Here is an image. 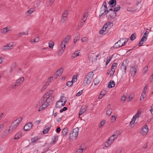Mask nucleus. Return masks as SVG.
<instances>
[{
	"mask_svg": "<svg viewBox=\"0 0 153 153\" xmlns=\"http://www.w3.org/2000/svg\"><path fill=\"white\" fill-rule=\"evenodd\" d=\"M108 9V8L107 7H105V8H104L103 7V8H102V10H101L100 11V13H101L102 11H104V12H106V11H107V10H107Z\"/></svg>",
	"mask_w": 153,
	"mask_h": 153,
	"instance_id": "54",
	"label": "nucleus"
},
{
	"mask_svg": "<svg viewBox=\"0 0 153 153\" xmlns=\"http://www.w3.org/2000/svg\"><path fill=\"white\" fill-rule=\"evenodd\" d=\"M130 72L131 74V76H134L136 75L137 72L136 68L134 66H131L130 68Z\"/></svg>",
	"mask_w": 153,
	"mask_h": 153,
	"instance_id": "18",
	"label": "nucleus"
},
{
	"mask_svg": "<svg viewBox=\"0 0 153 153\" xmlns=\"http://www.w3.org/2000/svg\"><path fill=\"white\" fill-rule=\"evenodd\" d=\"M136 33H133L131 36L130 39L131 41L134 40L136 37Z\"/></svg>",
	"mask_w": 153,
	"mask_h": 153,
	"instance_id": "29",
	"label": "nucleus"
},
{
	"mask_svg": "<svg viewBox=\"0 0 153 153\" xmlns=\"http://www.w3.org/2000/svg\"><path fill=\"white\" fill-rule=\"evenodd\" d=\"M77 80V77L76 76V75H74L73 76V77H72V80L71 81H72L73 82V83L74 82H75Z\"/></svg>",
	"mask_w": 153,
	"mask_h": 153,
	"instance_id": "48",
	"label": "nucleus"
},
{
	"mask_svg": "<svg viewBox=\"0 0 153 153\" xmlns=\"http://www.w3.org/2000/svg\"><path fill=\"white\" fill-rule=\"evenodd\" d=\"M83 90H81V91L79 92L78 93H76V96H78L80 95L82 93V92Z\"/></svg>",
	"mask_w": 153,
	"mask_h": 153,
	"instance_id": "56",
	"label": "nucleus"
},
{
	"mask_svg": "<svg viewBox=\"0 0 153 153\" xmlns=\"http://www.w3.org/2000/svg\"><path fill=\"white\" fill-rule=\"evenodd\" d=\"M24 80V78L23 77H22L17 80L16 82H15V84L13 86V88L15 89L16 88V87L20 85Z\"/></svg>",
	"mask_w": 153,
	"mask_h": 153,
	"instance_id": "6",
	"label": "nucleus"
},
{
	"mask_svg": "<svg viewBox=\"0 0 153 153\" xmlns=\"http://www.w3.org/2000/svg\"><path fill=\"white\" fill-rule=\"evenodd\" d=\"M127 61L125 60L123 62L121 65L120 69L123 72V74H125L126 72V70L127 66Z\"/></svg>",
	"mask_w": 153,
	"mask_h": 153,
	"instance_id": "5",
	"label": "nucleus"
},
{
	"mask_svg": "<svg viewBox=\"0 0 153 153\" xmlns=\"http://www.w3.org/2000/svg\"><path fill=\"white\" fill-rule=\"evenodd\" d=\"M50 127H48L47 128H46L44 129L42 131L43 133L44 134L47 133V132H48L50 130Z\"/></svg>",
	"mask_w": 153,
	"mask_h": 153,
	"instance_id": "35",
	"label": "nucleus"
},
{
	"mask_svg": "<svg viewBox=\"0 0 153 153\" xmlns=\"http://www.w3.org/2000/svg\"><path fill=\"white\" fill-rule=\"evenodd\" d=\"M116 13L114 11H113V12H111L110 13V14L109 15V17H108V19H109L110 18L111 19H113L116 16Z\"/></svg>",
	"mask_w": 153,
	"mask_h": 153,
	"instance_id": "23",
	"label": "nucleus"
},
{
	"mask_svg": "<svg viewBox=\"0 0 153 153\" xmlns=\"http://www.w3.org/2000/svg\"><path fill=\"white\" fill-rule=\"evenodd\" d=\"M40 138L38 136H36L32 138L31 139V141L32 143H36L39 140Z\"/></svg>",
	"mask_w": 153,
	"mask_h": 153,
	"instance_id": "26",
	"label": "nucleus"
},
{
	"mask_svg": "<svg viewBox=\"0 0 153 153\" xmlns=\"http://www.w3.org/2000/svg\"><path fill=\"white\" fill-rule=\"evenodd\" d=\"M22 118L20 117L14 121L11 124L10 126L9 127V129L6 131L5 133H6L7 131H8L10 133L13 131L18 126L22 120Z\"/></svg>",
	"mask_w": 153,
	"mask_h": 153,
	"instance_id": "1",
	"label": "nucleus"
},
{
	"mask_svg": "<svg viewBox=\"0 0 153 153\" xmlns=\"http://www.w3.org/2000/svg\"><path fill=\"white\" fill-rule=\"evenodd\" d=\"M33 126L31 123H28L24 126L23 130L25 131H27L32 128Z\"/></svg>",
	"mask_w": 153,
	"mask_h": 153,
	"instance_id": "11",
	"label": "nucleus"
},
{
	"mask_svg": "<svg viewBox=\"0 0 153 153\" xmlns=\"http://www.w3.org/2000/svg\"><path fill=\"white\" fill-rule=\"evenodd\" d=\"M115 71V69H111V70H110V76H112L114 75Z\"/></svg>",
	"mask_w": 153,
	"mask_h": 153,
	"instance_id": "50",
	"label": "nucleus"
},
{
	"mask_svg": "<svg viewBox=\"0 0 153 153\" xmlns=\"http://www.w3.org/2000/svg\"><path fill=\"white\" fill-rule=\"evenodd\" d=\"M122 149H123L121 148V149H119L117 150L115 153H120L122 151Z\"/></svg>",
	"mask_w": 153,
	"mask_h": 153,
	"instance_id": "61",
	"label": "nucleus"
},
{
	"mask_svg": "<svg viewBox=\"0 0 153 153\" xmlns=\"http://www.w3.org/2000/svg\"><path fill=\"white\" fill-rule=\"evenodd\" d=\"M94 82L95 85H97L100 82V81L98 78L96 77L94 80Z\"/></svg>",
	"mask_w": 153,
	"mask_h": 153,
	"instance_id": "36",
	"label": "nucleus"
},
{
	"mask_svg": "<svg viewBox=\"0 0 153 153\" xmlns=\"http://www.w3.org/2000/svg\"><path fill=\"white\" fill-rule=\"evenodd\" d=\"M105 123V120H103L100 123V124L99 125V127L100 128H101L104 125Z\"/></svg>",
	"mask_w": 153,
	"mask_h": 153,
	"instance_id": "40",
	"label": "nucleus"
},
{
	"mask_svg": "<svg viewBox=\"0 0 153 153\" xmlns=\"http://www.w3.org/2000/svg\"><path fill=\"white\" fill-rule=\"evenodd\" d=\"M141 112L139 110H138L137 113L135 114L136 116L139 117V115L141 114Z\"/></svg>",
	"mask_w": 153,
	"mask_h": 153,
	"instance_id": "60",
	"label": "nucleus"
},
{
	"mask_svg": "<svg viewBox=\"0 0 153 153\" xmlns=\"http://www.w3.org/2000/svg\"><path fill=\"white\" fill-rule=\"evenodd\" d=\"M126 97L124 96V95L122 97L121 99V101H123V102H124L126 100Z\"/></svg>",
	"mask_w": 153,
	"mask_h": 153,
	"instance_id": "57",
	"label": "nucleus"
},
{
	"mask_svg": "<svg viewBox=\"0 0 153 153\" xmlns=\"http://www.w3.org/2000/svg\"><path fill=\"white\" fill-rule=\"evenodd\" d=\"M133 99V97H131L130 95L128 98V102H130Z\"/></svg>",
	"mask_w": 153,
	"mask_h": 153,
	"instance_id": "62",
	"label": "nucleus"
},
{
	"mask_svg": "<svg viewBox=\"0 0 153 153\" xmlns=\"http://www.w3.org/2000/svg\"><path fill=\"white\" fill-rule=\"evenodd\" d=\"M60 46V48H59V51L58 53L59 55H61L63 53L65 48L66 45L65 44H64L63 45H61V44Z\"/></svg>",
	"mask_w": 153,
	"mask_h": 153,
	"instance_id": "19",
	"label": "nucleus"
},
{
	"mask_svg": "<svg viewBox=\"0 0 153 153\" xmlns=\"http://www.w3.org/2000/svg\"><path fill=\"white\" fill-rule=\"evenodd\" d=\"M51 42V43H49V47L51 49H53L54 45V43L53 42Z\"/></svg>",
	"mask_w": 153,
	"mask_h": 153,
	"instance_id": "47",
	"label": "nucleus"
},
{
	"mask_svg": "<svg viewBox=\"0 0 153 153\" xmlns=\"http://www.w3.org/2000/svg\"><path fill=\"white\" fill-rule=\"evenodd\" d=\"M127 42H126V41L124 42L121 45H119L117 46H116V44L115 45H114V46H113V47L114 48H118L120 47H121L122 46H123L124 45L127 43Z\"/></svg>",
	"mask_w": 153,
	"mask_h": 153,
	"instance_id": "32",
	"label": "nucleus"
},
{
	"mask_svg": "<svg viewBox=\"0 0 153 153\" xmlns=\"http://www.w3.org/2000/svg\"><path fill=\"white\" fill-rule=\"evenodd\" d=\"M68 131V129L67 127H65L62 131V136L64 137L65 136Z\"/></svg>",
	"mask_w": 153,
	"mask_h": 153,
	"instance_id": "24",
	"label": "nucleus"
},
{
	"mask_svg": "<svg viewBox=\"0 0 153 153\" xmlns=\"http://www.w3.org/2000/svg\"><path fill=\"white\" fill-rule=\"evenodd\" d=\"M116 117L114 116H112L111 117V121L112 123L114 122L116 120Z\"/></svg>",
	"mask_w": 153,
	"mask_h": 153,
	"instance_id": "46",
	"label": "nucleus"
},
{
	"mask_svg": "<svg viewBox=\"0 0 153 153\" xmlns=\"http://www.w3.org/2000/svg\"><path fill=\"white\" fill-rule=\"evenodd\" d=\"M28 34V31H26L25 32H21L19 33L18 34V37H22V36L24 35H27Z\"/></svg>",
	"mask_w": 153,
	"mask_h": 153,
	"instance_id": "27",
	"label": "nucleus"
},
{
	"mask_svg": "<svg viewBox=\"0 0 153 153\" xmlns=\"http://www.w3.org/2000/svg\"><path fill=\"white\" fill-rule=\"evenodd\" d=\"M120 8V5H117V7H115L114 8V11L115 12H116L118 11V10H119Z\"/></svg>",
	"mask_w": 153,
	"mask_h": 153,
	"instance_id": "45",
	"label": "nucleus"
},
{
	"mask_svg": "<svg viewBox=\"0 0 153 153\" xmlns=\"http://www.w3.org/2000/svg\"><path fill=\"white\" fill-rule=\"evenodd\" d=\"M88 38L87 37H83L81 41L83 42H87L88 41Z\"/></svg>",
	"mask_w": 153,
	"mask_h": 153,
	"instance_id": "52",
	"label": "nucleus"
},
{
	"mask_svg": "<svg viewBox=\"0 0 153 153\" xmlns=\"http://www.w3.org/2000/svg\"><path fill=\"white\" fill-rule=\"evenodd\" d=\"M147 39V37L145 36H143L140 41L138 45L139 47H140L143 44Z\"/></svg>",
	"mask_w": 153,
	"mask_h": 153,
	"instance_id": "17",
	"label": "nucleus"
},
{
	"mask_svg": "<svg viewBox=\"0 0 153 153\" xmlns=\"http://www.w3.org/2000/svg\"><path fill=\"white\" fill-rule=\"evenodd\" d=\"M117 63H114L112 65L111 69H115L116 68L117 66Z\"/></svg>",
	"mask_w": 153,
	"mask_h": 153,
	"instance_id": "43",
	"label": "nucleus"
},
{
	"mask_svg": "<svg viewBox=\"0 0 153 153\" xmlns=\"http://www.w3.org/2000/svg\"><path fill=\"white\" fill-rule=\"evenodd\" d=\"M47 86L45 84H44V85L43 86L42 89H41V91H44L45 89L47 88Z\"/></svg>",
	"mask_w": 153,
	"mask_h": 153,
	"instance_id": "58",
	"label": "nucleus"
},
{
	"mask_svg": "<svg viewBox=\"0 0 153 153\" xmlns=\"http://www.w3.org/2000/svg\"><path fill=\"white\" fill-rule=\"evenodd\" d=\"M73 82L72 81H68L66 83V85L70 87L72 86L73 85Z\"/></svg>",
	"mask_w": 153,
	"mask_h": 153,
	"instance_id": "42",
	"label": "nucleus"
},
{
	"mask_svg": "<svg viewBox=\"0 0 153 153\" xmlns=\"http://www.w3.org/2000/svg\"><path fill=\"white\" fill-rule=\"evenodd\" d=\"M66 102V101H65L63 102H62L60 101H58L56 103L55 107L56 108H61L65 105Z\"/></svg>",
	"mask_w": 153,
	"mask_h": 153,
	"instance_id": "12",
	"label": "nucleus"
},
{
	"mask_svg": "<svg viewBox=\"0 0 153 153\" xmlns=\"http://www.w3.org/2000/svg\"><path fill=\"white\" fill-rule=\"evenodd\" d=\"M150 111H151L152 115H153V104L152 105V106H151V109L150 110Z\"/></svg>",
	"mask_w": 153,
	"mask_h": 153,
	"instance_id": "64",
	"label": "nucleus"
},
{
	"mask_svg": "<svg viewBox=\"0 0 153 153\" xmlns=\"http://www.w3.org/2000/svg\"><path fill=\"white\" fill-rule=\"evenodd\" d=\"M68 109V108L67 107H65L63 108L62 109H61L60 111V113H62L63 111H65L67 110Z\"/></svg>",
	"mask_w": 153,
	"mask_h": 153,
	"instance_id": "53",
	"label": "nucleus"
},
{
	"mask_svg": "<svg viewBox=\"0 0 153 153\" xmlns=\"http://www.w3.org/2000/svg\"><path fill=\"white\" fill-rule=\"evenodd\" d=\"M72 131V132H74L75 134H78L79 129L78 127L73 129Z\"/></svg>",
	"mask_w": 153,
	"mask_h": 153,
	"instance_id": "39",
	"label": "nucleus"
},
{
	"mask_svg": "<svg viewBox=\"0 0 153 153\" xmlns=\"http://www.w3.org/2000/svg\"><path fill=\"white\" fill-rule=\"evenodd\" d=\"M115 139L112 136H111L108 140V141L105 143V146L106 148L108 147L114 141Z\"/></svg>",
	"mask_w": 153,
	"mask_h": 153,
	"instance_id": "8",
	"label": "nucleus"
},
{
	"mask_svg": "<svg viewBox=\"0 0 153 153\" xmlns=\"http://www.w3.org/2000/svg\"><path fill=\"white\" fill-rule=\"evenodd\" d=\"M67 19L66 17H64L63 16H62L61 18L60 22L61 23H64Z\"/></svg>",
	"mask_w": 153,
	"mask_h": 153,
	"instance_id": "34",
	"label": "nucleus"
},
{
	"mask_svg": "<svg viewBox=\"0 0 153 153\" xmlns=\"http://www.w3.org/2000/svg\"><path fill=\"white\" fill-rule=\"evenodd\" d=\"M39 37H36L34 39L33 42L34 43L36 42L39 41Z\"/></svg>",
	"mask_w": 153,
	"mask_h": 153,
	"instance_id": "63",
	"label": "nucleus"
},
{
	"mask_svg": "<svg viewBox=\"0 0 153 153\" xmlns=\"http://www.w3.org/2000/svg\"><path fill=\"white\" fill-rule=\"evenodd\" d=\"M135 120H134L132 119L131 121L130 122V127H132V125L135 122Z\"/></svg>",
	"mask_w": 153,
	"mask_h": 153,
	"instance_id": "55",
	"label": "nucleus"
},
{
	"mask_svg": "<svg viewBox=\"0 0 153 153\" xmlns=\"http://www.w3.org/2000/svg\"><path fill=\"white\" fill-rule=\"evenodd\" d=\"M112 58V56L110 57L108 59H107L106 65H107L109 62Z\"/></svg>",
	"mask_w": 153,
	"mask_h": 153,
	"instance_id": "59",
	"label": "nucleus"
},
{
	"mask_svg": "<svg viewBox=\"0 0 153 153\" xmlns=\"http://www.w3.org/2000/svg\"><path fill=\"white\" fill-rule=\"evenodd\" d=\"M137 10L136 9H135V8H131L130 7H128L127 8V11H134L135 10Z\"/></svg>",
	"mask_w": 153,
	"mask_h": 153,
	"instance_id": "51",
	"label": "nucleus"
},
{
	"mask_svg": "<svg viewBox=\"0 0 153 153\" xmlns=\"http://www.w3.org/2000/svg\"><path fill=\"white\" fill-rule=\"evenodd\" d=\"M21 134H16L15 136L14 137V139L17 140L19 138L21 137Z\"/></svg>",
	"mask_w": 153,
	"mask_h": 153,
	"instance_id": "44",
	"label": "nucleus"
},
{
	"mask_svg": "<svg viewBox=\"0 0 153 153\" xmlns=\"http://www.w3.org/2000/svg\"><path fill=\"white\" fill-rule=\"evenodd\" d=\"M112 109L109 108L106 111V114L110 116L112 112Z\"/></svg>",
	"mask_w": 153,
	"mask_h": 153,
	"instance_id": "37",
	"label": "nucleus"
},
{
	"mask_svg": "<svg viewBox=\"0 0 153 153\" xmlns=\"http://www.w3.org/2000/svg\"><path fill=\"white\" fill-rule=\"evenodd\" d=\"M80 34H78V36H76L74 39V43L75 44L76 43L77 41L79 39Z\"/></svg>",
	"mask_w": 153,
	"mask_h": 153,
	"instance_id": "33",
	"label": "nucleus"
},
{
	"mask_svg": "<svg viewBox=\"0 0 153 153\" xmlns=\"http://www.w3.org/2000/svg\"><path fill=\"white\" fill-rule=\"evenodd\" d=\"M53 92V90H50L46 94H44L43 96L45 95V98L48 99H49V101L50 103H51L52 101L54 100V97L51 96V95Z\"/></svg>",
	"mask_w": 153,
	"mask_h": 153,
	"instance_id": "4",
	"label": "nucleus"
},
{
	"mask_svg": "<svg viewBox=\"0 0 153 153\" xmlns=\"http://www.w3.org/2000/svg\"><path fill=\"white\" fill-rule=\"evenodd\" d=\"M49 99H47L45 98V101H46L44 103H43L41 104L42 105L39 108L38 111H42L49 105V103H50V102L49 101Z\"/></svg>",
	"mask_w": 153,
	"mask_h": 153,
	"instance_id": "3",
	"label": "nucleus"
},
{
	"mask_svg": "<svg viewBox=\"0 0 153 153\" xmlns=\"http://www.w3.org/2000/svg\"><path fill=\"white\" fill-rule=\"evenodd\" d=\"M116 0H111L109 1L108 4L111 7H113L116 6Z\"/></svg>",
	"mask_w": 153,
	"mask_h": 153,
	"instance_id": "22",
	"label": "nucleus"
},
{
	"mask_svg": "<svg viewBox=\"0 0 153 153\" xmlns=\"http://www.w3.org/2000/svg\"><path fill=\"white\" fill-rule=\"evenodd\" d=\"M108 29L106 27H105L103 25V27L101 28L99 31V33L102 35L106 34L108 31Z\"/></svg>",
	"mask_w": 153,
	"mask_h": 153,
	"instance_id": "9",
	"label": "nucleus"
},
{
	"mask_svg": "<svg viewBox=\"0 0 153 153\" xmlns=\"http://www.w3.org/2000/svg\"><path fill=\"white\" fill-rule=\"evenodd\" d=\"M45 95L44 96H43V97L40 99V100L38 102L37 104L35 106V108H37L38 106H39L42 104L43 103H44L46 101H45Z\"/></svg>",
	"mask_w": 153,
	"mask_h": 153,
	"instance_id": "14",
	"label": "nucleus"
},
{
	"mask_svg": "<svg viewBox=\"0 0 153 153\" xmlns=\"http://www.w3.org/2000/svg\"><path fill=\"white\" fill-rule=\"evenodd\" d=\"M34 10L33 8H31L29 10H28L27 12V15L28 16H29L30 14L33 13V11H34Z\"/></svg>",
	"mask_w": 153,
	"mask_h": 153,
	"instance_id": "31",
	"label": "nucleus"
},
{
	"mask_svg": "<svg viewBox=\"0 0 153 153\" xmlns=\"http://www.w3.org/2000/svg\"><path fill=\"white\" fill-rule=\"evenodd\" d=\"M78 134H75L74 132H71L69 134V140H74L77 137Z\"/></svg>",
	"mask_w": 153,
	"mask_h": 153,
	"instance_id": "13",
	"label": "nucleus"
},
{
	"mask_svg": "<svg viewBox=\"0 0 153 153\" xmlns=\"http://www.w3.org/2000/svg\"><path fill=\"white\" fill-rule=\"evenodd\" d=\"M103 94H102V93H100V94L99 96V99H100L102 98L106 94V92L105 91H103Z\"/></svg>",
	"mask_w": 153,
	"mask_h": 153,
	"instance_id": "41",
	"label": "nucleus"
},
{
	"mask_svg": "<svg viewBox=\"0 0 153 153\" xmlns=\"http://www.w3.org/2000/svg\"><path fill=\"white\" fill-rule=\"evenodd\" d=\"M105 27H106L108 30L113 26V23L110 22H107L104 25Z\"/></svg>",
	"mask_w": 153,
	"mask_h": 153,
	"instance_id": "21",
	"label": "nucleus"
},
{
	"mask_svg": "<svg viewBox=\"0 0 153 153\" xmlns=\"http://www.w3.org/2000/svg\"><path fill=\"white\" fill-rule=\"evenodd\" d=\"M87 109V107L86 105H83L81 107L79 115L80 116L82 115L84 112H85Z\"/></svg>",
	"mask_w": 153,
	"mask_h": 153,
	"instance_id": "16",
	"label": "nucleus"
},
{
	"mask_svg": "<svg viewBox=\"0 0 153 153\" xmlns=\"http://www.w3.org/2000/svg\"><path fill=\"white\" fill-rule=\"evenodd\" d=\"M111 80L108 84V87L109 88H111L112 87L114 86L115 85V83L113 81H111Z\"/></svg>",
	"mask_w": 153,
	"mask_h": 153,
	"instance_id": "28",
	"label": "nucleus"
},
{
	"mask_svg": "<svg viewBox=\"0 0 153 153\" xmlns=\"http://www.w3.org/2000/svg\"><path fill=\"white\" fill-rule=\"evenodd\" d=\"M13 47V45L11 43H9L2 47V49L4 51H7L11 49Z\"/></svg>",
	"mask_w": 153,
	"mask_h": 153,
	"instance_id": "10",
	"label": "nucleus"
},
{
	"mask_svg": "<svg viewBox=\"0 0 153 153\" xmlns=\"http://www.w3.org/2000/svg\"><path fill=\"white\" fill-rule=\"evenodd\" d=\"M64 68L62 67L61 68L58 69L55 73V75L57 76H60L62 73Z\"/></svg>",
	"mask_w": 153,
	"mask_h": 153,
	"instance_id": "20",
	"label": "nucleus"
},
{
	"mask_svg": "<svg viewBox=\"0 0 153 153\" xmlns=\"http://www.w3.org/2000/svg\"><path fill=\"white\" fill-rule=\"evenodd\" d=\"M148 66H146L144 67L143 70V73L146 74L147 72V71L148 70Z\"/></svg>",
	"mask_w": 153,
	"mask_h": 153,
	"instance_id": "49",
	"label": "nucleus"
},
{
	"mask_svg": "<svg viewBox=\"0 0 153 153\" xmlns=\"http://www.w3.org/2000/svg\"><path fill=\"white\" fill-rule=\"evenodd\" d=\"M84 150V149L82 148H79L78 149L75 153H82L83 151Z\"/></svg>",
	"mask_w": 153,
	"mask_h": 153,
	"instance_id": "38",
	"label": "nucleus"
},
{
	"mask_svg": "<svg viewBox=\"0 0 153 153\" xmlns=\"http://www.w3.org/2000/svg\"><path fill=\"white\" fill-rule=\"evenodd\" d=\"M149 131L148 127L146 125L144 126L140 130V133L142 135H146L147 134Z\"/></svg>",
	"mask_w": 153,
	"mask_h": 153,
	"instance_id": "7",
	"label": "nucleus"
},
{
	"mask_svg": "<svg viewBox=\"0 0 153 153\" xmlns=\"http://www.w3.org/2000/svg\"><path fill=\"white\" fill-rule=\"evenodd\" d=\"M10 30H11L8 29L7 27H5L2 29L1 30V32L2 33L5 34Z\"/></svg>",
	"mask_w": 153,
	"mask_h": 153,
	"instance_id": "25",
	"label": "nucleus"
},
{
	"mask_svg": "<svg viewBox=\"0 0 153 153\" xmlns=\"http://www.w3.org/2000/svg\"><path fill=\"white\" fill-rule=\"evenodd\" d=\"M71 36L70 35H68L62 41L61 43V45H63L64 44H67L69 39H70Z\"/></svg>",
	"mask_w": 153,
	"mask_h": 153,
	"instance_id": "15",
	"label": "nucleus"
},
{
	"mask_svg": "<svg viewBox=\"0 0 153 153\" xmlns=\"http://www.w3.org/2000/svg\"><path fill=\"white\" fill-rule=\"evenodd\" d=\"M94 76L93 72H89L85 76L84 80L83 81V85L84 86L88 85L91 82L92 79Z\"/></svg>",
	"mask_w": 153,
	"mask_h": 153,
	"instance_id": "2",
	"label": "nucleus"
},
{
	"mask_svg": "<svg viewBox=\"0 0 153 153\" xmlns=\"http://www.w3.org/2000/svg\"><path fill=\"white\" fill-rule=\"evenodd\" d=\"M88 12L87 11H86V12H85L84 13V15L83 16L82 18V20L84 22H85V21L86 20V18L85 19V17L86 16H88Z\"/></svg>",
	"mask_w": 153,
	"mask_h": 153,
	"instance_id": "30",
	"label": "nucleus"
}]
</instances>
